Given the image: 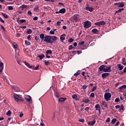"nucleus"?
<instances>
[{
  "label": "nucleus",
  "mask_w": 126,
  "mask_h": 126,
  "mask_svg": "<svg viewBox=\"0 0 126 126\" xmlns=\"http://www.w3.org/2000/svg\"><path fill=\"white\" fill-rule=\"evenodd\" d=\"M85 9H86V10H88V11H90V12H92V11H93V7H89V5H86Z\"/></svg>",
  "instance_id": "10"
},
{
  "label": "nucleus",
  "mask_w": 126,
  "mask_h": 126,
  "mask_svg": "<svg viewBox=\"0 0 126 126\" xmlns=\"http://www.w3.org/2000/svg\"><path fill=\"white\" fill-rule=\"evenodd\" d=\"M38 9H39V6L38 5H36L34 7L33 10L35 11H36V10H38Z\"/></svg>",
  "instance_id": "42"
},
{
  "label": "nucleus",
  "mask_w": 126,
  "mask_h": 126,
  "mask_svg": "<svg viewBox=\"0 0 126 126\" xmlns=\"http://www.w3.org/2000/svg\"><path fill=\"white\" fill-rule=\"evenodd\" d=\"M124 8H122L121 9H119V10H117L115 12V13H120V12H121L123 11V10H124Z\"/></svg>",
  "instance_id": "30"
},
{
  "label": "nucleus",
  "mask_w": 126,
  "mask_h": 126,
  "mask_svg": "<svg viewBox=\"0 0 126 126\" xmlns=\"http://www.w3.org/2000/svg\"><path fill=\"white\" fill-rule=\"evenodd\" d=\"M10 115H11V111H10V110H8L6 113V115L8 116V117H9Z\"/></svg>",
  "instance_id": "37"
},
{
  "label": "nucleus",
  "mask_w": 126,
  "mask_h": 126,
  "mask_svg": "<svg viewBox=\"0 0 126 126\" xmlns=\"http://www.w3.org/2000/svg\"><path fill=\"white\" fill-rule=\"evenodd\" d=\"M100 103L101 104V106H103L105 108H108V104H107V102H106L105 101H101L100 102Z\"/></svg>",
  "instance_id": "12"
},
{
  "label": "nucleus",
  "mask_w": 126,
  "mask_h": 126,
  "mask_svg": "<svg viewBox=\"0 0 126 126\" xmlns=\"http://www.w3.org/2000/svg\"><path fill=\"white\" fill-rule=\"evenodd\" d=\"M79 74H80V72L77 71L76 73L74 74V76L77 77L78 75H79Z\"/></svg>",
  "instance_id": "40"
},
{
  "label": "nucleus",
  "mask_w": 126,
  "mask_h": 126,
  "mask_svg": "<svg viewBox=\"0 0 126 126\" xmlns=\"http://www.w3.org/2000/svg\"><path fill=\"white\" fill-rule=\"evenodd\" d=\"M44 42H46V43H49L50 44L51 42V36L50 35H46L44 37Z\"/></svg>",
  "instance_id": "6"
},
{
  "label": "nucleus",
  "mask_w": 126,
  "mask_h": 126,
  "mask_svg": "<svg viewBox=\"0 0 126 126\" xmlns=\"http://www.w3.org/2000/svg\"><path fill=\"white\" fill-rule=\"evenodd\" d=\"M109 75H110V73H103L101 74V77L103 79H105V78H107Z\"/></svg>",
  "instance_id": "11"
},
{
  "label": "nucleus",
  "mask_w": 126,
  "mask_h": 126,
  "mask_svg": "<svg viewBox=\"0 0 126 126\" xmlns=\"http://www.w3.org/2000/svg\"><path fill=\"white\" fill-rule=\"evenodd\" d=\"M24 98L27 102H29V103L32 102V98H31V96H30V95H25Z\"/></svg>",
  "instance_id": "5"
},
{
  "label": "nucleus",
  "mask_w": 126,
  "mask_h": 126,
  "mask_svg": "<svg viewBox=\"0 0 126 126\" xmlns=\"http://www.w3.org/2000/svg\"><path fill=\"white\" fill-rule=\"evenodd\" d=\"M66 100V98L65 97H61L59 99L60 102H64Z\"/></svg>",
  "instance_id": "25"
},
{
  "label": "nucleus",
  "mask_w": 126,
  "mask_h": 126,
  "mask_svg": "<svg viewBox=\"0 0 126 126\" xmlns=\"http://www.w3.org/2000/svg\"><path fill=\"white\" fill-rule=\"evenodd\" d=\"M8 9L9 10H12V9H13V7H12V6H9L8 7Z\"/></svg>",
  "instance_id": "48"
},
{
  "label": "nucleus",
  "mask_w": 126,
  "mask_h": 126,
  "mask_svg": "<svg viewBox=\"0 0 126 126\" xmlns=\"http://www.w3.org/2000/svg\"><path fill=\"white\" fill-rule=\"evenodd\" d=\"M111 97L112 94L110 93H106L104 94V99H105L106 101H110Z\"/></svg>",
  "instance_id": "4"
},
{
  "label": "nucleus",
  "mask_w": 126,
  "mask_h": 126,
  "mask_svg": "<svg viewBox=\"0 0 126 126\" xmlns=\"http://www.w3.org/2000/svg\"><path fill=\"white\" fill-rule=\"evenodd\" d=\"M72 18L73 19V20H75V21H78V15L75 14L72 17Z\"/></svg>",
  "instance_id": "16"
},
{
  "label": "nucleus",
  "mask_w": 126,
  "mask_h": 126,
  "mask_svg": "<svg viewBox=\"0 0 126 126\" xmlns=\"http://www.w3.org/2000/svg\"><path fill=\"white\" fill-rule=\"evenodd\" d=\"M57 39L58 37L56 36H50V44H53Z\"/></svg>",
  "instance_id": "8"
},
{
  "label": "nucleus",
  "mask_w": 126,
  "mask_h": 126,
  "mask_svg": "<svg viewBox=\"0 0 126 126\" xmlns=\"http://www.w3.org/2000/svg\"><path fill=\"white\" fill-rule=\"evenodd\" d=\"M115 103H119L120 102V98L119 97H117L115 100Z\"/></svg>",
  "instance_id": "44"
},
{
  "label": "nucleus",
  "mask_w": 126,
  "mask_h": 126,
  "mask_svg": "<svg viewBox=\"0 0 126 126\" xmlns=\"http://www.w3.org/2000/svg\"><path fill=\"white\" fill-rule=\"evenodd\" d=\"M27 39H28V40H31V35H29L27 36Z\"/></svg>",
  "instance_id": "61"
},
{
  "label": "nucleus",
  "mask_w": 126,
  "mask_h": 126,
  "mask_svg": "<svg viewBox=\"0 0 126 126\" xmlns=\"http://www.w3.org/2000/svg\"><path fill=\"white\" fill-rule=\"evenodd\" d=\"M117 122V119L114 118L111 121V124H113V125Z\"/></svg>",
  "instance_id": "34"
},
{
  "label": "nucleus",
  "mask_w": 126,
  "mask_h": 126,
  "mask_svg": "<svg viewBox=\"0 0 126 126\" xmlns=\"http://www.w3.org/2000/svg\"><path fill=\"white\" fill-rule=\"evenodd\" d=\"M94 24L95 25H96V26H101V25H106V22L104 21H101L95 23Z\"/></svg>",
  "instance_id": "7"
},
{
  "label": "nucleus",
  "mask_w": 126,
  "mask_h": 126,
  "mask_svg": "<svg viewBox=\"0 0 126 126\" xmlns=\"http://www.w3.org/2000/svg\"><path fill=\"white\" fill-rule=\"evenodd\" d=\"M46 54L47 55H49V54H50L51 55H52V54H53V51H52V50L51 49H49V50L46 51Z\"/></svg>",
  "instance_id": "26"
},
{
  "label": "nucleus",
  "mask_w": 126,
  "mask_h": 126,
  "mask_svg": "<svg viewBox=\"0 0 126 126\" xmlns=\"http://www.w3.org/2000/svg\"><path fill=\"white\" fill-rule=\"evenodd\" d=\"M118 6L119 7H124L125 6V3L124 2L119 3Z\"/></svg>",
  "instance_id": "27"
},
{
  "label": "nucleus",
  "mask_w": 126,
  "mask_h": 126,
  "mask_svg": "<svg viewBox=\"0 0 126 126\" xmlns=\"http://www.w3.org/2000/svg\"><path fill=\"white\" fill-rule=\"evenodd\" d=\"M0 21L2 22V23H4V21L0 17Z\"/></svg>",
  "instance_id": "59"
},
{
  "label": "nucleus",
  "mask_w": 126,
  "mask_h": 126,
  "mask_svg": "<svg viewBox=\"0 0 126 126\" xmlns=\"http://www.w3.org/2000/svg\"><path fill=\"white\" fill-rule=\"evenodd\" d=\"M73 38H70V39H68V42H69V43H72V41H73Z\"/></svg>",
  "instance_id": "52"
},
{
  "label": "nucleus",
  "mask_w": 126,
  "mask_h": 126,
  "mask_svg": "<svg viewBox=\"0 0 126 126\" xmlns=\"http://www.w3.org/2000/svg\"><path fill=\"white\" fill-rule=\"evenodd\" d=\"M24 63L25 64H26V65H27V66L29 67V68H34V65H30V64H29V63H28V62H25Z\"/></svg>",
  "instance_id": "14"
},
{
  "label": "nucleus",
  "mask_w": 126,
  "mask_h": 126,
  "mask_svg": "<svg viewBox=\"0 0 126 126\" xmlns=\"http://www.w3.org/2000/svg\"><path fill=\"white\" fill-rule=\"evenodd\" d=\"M82 102L85 103L86 104H88V103L90 102V100H89V98H88V97H84L82 99Z\"/></svg>",
  "instance_id": "13"
},
{
  "label": "nucleus",
  "mask_w": 126,
  "mask_h": 126,
  "mask_svg": "<svg viewBox=\"0 0 126 126\" xmlns=\"http://www.w3.org/2000/svg\"><path fill=\"white\" fill-rule=\"evenodd\" d=\"M110 122H111V119H110V117H108L106 120V123H110Z\"/></svg>",
  "instance_id": "47"
},
{
  "label": "nucleus",
  "mask_w": 126,
  "mask_h": 126,
  "mask_svg": "<svg viewBox=\"0 0 126 126\" xmlns=\"http://www.w3.org/2000/svg\"><path fill=\"white\" fill-rule=\"evenodd\" d=\"M32 31L31 29H28L27 31V34H31L32 33Z\"/></svg>",
  "instance_id": "33"
},
{
  "label": "nucleus",
  "mask_w": 126,
  "mask_h": 126,
  "mask_svg": "<svg viewBox=\"0 0 126 126\" xmlns=\"http://www.w3.org/2000/svg\"><path fill=\"white\" fill-rule=\"evenodd\" d=\"M14 99L16 102H24V100H23V98L21 97L20 95L17 94H14L13 95Z\"/></svg>",
  "instance_id": "2"
},
{
  "label": "nucleus",
  "mask_w": 126,
  "mask_h": 126,
  "mask_svg": "<svg viewBox=\"0 0 126 126\" xmlns=\"http://www.w3.org/2000/svg\"><path fill=\"white\" fill-rule=\"evenodd\" d=\"M28 14L30 15V16H32V12H31V11H29L28 12Z\"/></svg>",
  "instance_id": "55"
},
{
  "label": "nucleus",
  "mask_w": 126,
  "mask_h": 126,
  "mask_svg": "<svg viewBox=\"0 0 126 126\" xmlns=\"http://www.w3.org/2000/svg\"><path fill=\"white\" fill-rule=\"evenodd\" d=\"M57 31V29L53 30V31H51L50 32V34L52 35H55V32Z\"/></svg>",
  "instance_id": "32"
},
{
  "label": "nucleus",
  "mask_w": 126,
  "mask_h": 126,
  "mask_svg": "<svg viewBox=\"0 0 126 126\" xmlns=\"http://www.w3.org/2000/svg\"><path fill=\"white\" fill-rule=\"evenodd\" d=\"M120 125V122H117V123H116V124H115V126H119Z\"/></svg>",
  "instance_id": "64"
},
{
  "label": "nucleus",
  "mask_w": 126,
  "mask_h": 126,
  "mask_svg": "<svg viewBox=\"0 0 126 126\" xmlns=\"http://www.w3.org/2000/svg\"><path fill=\"white\" fill-rule=\"evenodd\" d=\"M1 14H2V15H3L4 18H8V15H6V14L3 12L1 13Z\"/></svg>",
  "instance_id": "29"
},
{
  "label": "nucleus",
  "mask_w": 126,
  "mask_h": 126,
  "mask_svg": "<svg viewBox=\"0 0 126 126\" xmlns=\"http://www.w3.org/2000/svg\"><path fill=\"white\" fill-rule=\"evenodd\" d=\"M62 23V22H61V21H58V22H57V26H59V25H61V24Z\"/></svg>",
  "instance_id": "57"
},
{
  "label": "nucleus",
  "mask_w": 126,
  "mask_h": 126,
  "mask_svg": "<svg viewBox=\"0 0 126 126\" xmlns=\"http://www.w3.org/2000/svg\"><path fill=\"white\" fill-rule=\"evenodd\" d=\"M33 20H38V17H34L33 18Z\"/></svg>",
  "instance_id": "63"
},
{
  "label": "nucleus",
  "mask_w": 126,
  "mask_h": 126,
  "mask_svg": "<svg viewBox=\"0 0 126 126\" xmlns=\"http://www.w3.org/2000/svg\"><path fill=\"white\" fill-rule=\"evenodd\" d=\"M90 97L92 98H94V97H95V94H94V93H91L90 94Z\"/></svg>",
  "instance_id": "45"
},
{
  "label": "nucleus",
  "mask_w": 126,
  "mask_h": 126,
  "mask_svg": "<svg viewBox=\"0 0 126 126\" xmlns=\"http://www.w3.org/2000/svg\"><path fill=\"white\" fill-rule=\"evenodd\" d=\"M92 25V24L91 22L89 21H86L84 23V27L86 29H87L88 28H90V27H91V26Z\"/></svg>",
  "instance_id": "3"
},
{
  "label": "nucleus",
  "mask_w": 126,
  "mask_h": 126,
  "mask_svg": "<svg viewBox=\"0 0 126 126\" xmlns=\"http://www.w3.org/2000/svg\"><path fill=\"white\" fill-rule=\"evenodd\" d=\"M0 27H1V29H2V30L4 32H5L6 31V30H5V28L3 27V26L1 25Z\"/></svg>",
  "instance_id": "46"
},
{
  "label": "nucleus",
  "mask_w": 126,
  "mask_h": 126,
  "mask_svg": "<svg viewBox=\"0 0 126 126\" xmlns=\"http://www.w3.org/2000/svg\"><path fill=\"white\" fill-rule=\"evenodd\" d=\"M88 87V86L83 85L82 89H83V90H85V89H86V88H87Z\"/></svg>",
  "instance_id": "51"
},
{
  "label": "nucleus",
  "mask_w": 126,
  "mask_h": 126,
  "mask_svg": "<svg viewBox=\"0 0 126 126\" xmlns=\"http://www.w3.org/2000/svg\"><path fill=\"white\" fill-rule=\"evenodd\" d=\"M96 123V120H94L93 121L89 122L88 123V126H94V124Z\"/></svg>",
  "instance_id": "17"
},
{
  "label": "nucleus",
  "mask_w": 126,
  "mask_h": 126,
  "mask_svg": "<svg viewBox=\"0 0 126 126\" xmlns=\"http://www.w3.org/2000/svg\"><path fill=\"white\" fill-rule=\"evenodd\" d=\"M95 109L96 111H98V110H101V107L100 106V104H97L95 106Z\"/></svg>",
  "instance_id": "21"
},
{
  "label": "nucleus",
  "mask_w": 126,
  "mask_h": 126,
  "mask_svg": "<svg viewBox=\"0 0 126 126\" xmlns=\"http://www.w3.org/2000/svg\"><path fill=\"white\" fill-rule=\"evenodd\" d=\"M13 47L15 49H16V48H17L18 46H17V44H16V43H15V42L13 43Z\"/></svg>",
  "instance_id": "36"
},
{
  "label": "nucleus",
  "mask_w": 126,
  "mask_h": 126,
  "mask_svg": "<svg viewBox=\"0 0 126 126\" xmlns=\"http://www.w3.org/2000/svg\"><path fill=\"white\" fill-rule=\"evenodd\" d=\"M92 32L94 33V34H99V31L96 29H94L92 30Z\"/></svg>",
  "instance_id": "22"
},
{
  "label": "nucleus",
  "mask_w": 126,
  "mask_h": 126,
  "mask_svg": "<svg viewBox=\"0 0 126 126\" xmlns=\"http://www.w3.org/2000/svg\"><path fill=\"white\" fill-rule=\"evenodd\" d=\"M12 88L15 92H18V91L20 90L19 88H18L17 86H13Z\"/></svg>",
  "instance_id": "20"
},
{
  "label": "nucleus",
  "mask_w": 126,
  "mask_h": 126,
  "mask_svg": "<svg viewBox=\"0 0 126 126\" xmlns=\"http://www.w3.org/2000/svg\"><path fill=\"white\" fill-rule=\"evenodd\" d=\"M39 37H40V38L42 39L43 41V40H44V38H45V34H44V33H41L40 34Z\"/></svg>",
  "instance_id": "28"
},
{
  "label": "nucleus",
  "mask_w": 126,
  "mask_h": 126,
  "mask_svg": "<svg viewBox=\"0 0 126 126\" xmlns=\"http://www.w3.org/2000/svg\"><path fill=\"white\" fill-rule=\"evenodd\" d=\"M38 57L39 58V60H43L45 58V55L41 54L38 56Z\"/></svg>",
  "instance_id": "24"
},
{
  "label": "nucleus",
  "mask_w": 126,
  "mask_h": 126,
  "mask_svg": "<svg viewBox=\"0 0 126 126\" xmlns=\"http://www.w3.org/2000/svg\"><path fill=\"white\" fill-rule=\"evenodd\" d=\"M125 110V108H124V105H122L121 107L119 109V112H121V111H124Z\"/></svg>",
  "instance_id": "39"
},
{
  "label": "nucleus",
  "mask_w": 126,
  "mask_h": 126,
  "mask_svg": "<svg viewBox=\"0 0 126 126\" xmlns=\"http://www.w3.org/2000/svg\"><path fill=\"white\" fill-rule=\"evenodd\" d=\"M25 42L27 46H30V45H31V43H30V42L27 40H25Z\"/></svg>",
  "instance_id": "35"
},
{
  "label": "nucleus",
  "mask_w": 126,
  "mask_h": 126,
  "mask_svg": "<svg viewBox=\"0 0 126 126\" xmlns=\"http://www.w3.org/2000/svg\"><path fill=\"white\" fill-rule=\"evenodd\" d=\"M55 96L57 98H59L60 97V94H59V93H58V92L56 93Z\"/></svg>",
  "instance_id": "50"
},
{
  "label": "nucleus",
  "mask_w": 126,
  "mask_h": 126,
  "mask_svg": "<svg viewBox=\"0 0 126 126\" xmlns=\"http://www.w3.org/2000/svg\"><path fill=\"white\" fill-rule=\"evenodd\" d=\"M111 67H112V66H106L105 65L103 64L99 67L98 70L100 71H104V72H111L112 71Z\"/></svg>",
  "instance_id": "1"
},
{
  "label": "nucleus",
  "mask_w": 126,
  "mask_h": 126,
  "mask_svg": "<svg viewBox=\"0 0 126 126\" xmlns=\"http://www.w3.org/2000/svg\"><path fill=\"white\" fill-rule=\"evenodd\" d=\"M79 122H81V123H84V119H81L79 120Z\"/></svg>",
  "instance_id": "60"
},
{
  "label": "nucleus",
  "mask_w": 126,
  "mask_h": 126,
  "mask_svg": "<svg viewBox=\"0 0 126 126\" xmlns=\"http://www.w3.org/2000/svg\"><path fill=\"white\" fill-rule=\"evenodd\" d=\"M85 111H86L87 112H88V111H89V110H90V107H87L85 108Z\"/></svg>",
  "instance_id": "53"
},
{
  "label": "nucleus",
  "mask_w": 126,
  "mask_h": 126,
  "mask_svg": "<svg viewBox=\"0 0 126 126\" xmlns=\"http://www.w3.org/2000/svg\"><path fill=\"white\" fill-rule=\"evenodd\" d=\"M66 11V10L64 8H63L59 10V12H60V13H62L63 14L65 13Z\"/></svg>",
  "instance_id": "19"
},
{
  "label": "nucleus",
  "mask_w": 126,
  "mask_h": 126,
  "mask_svg": "<svg viewBox=\"0 0 126 126\" xmlns=\"http://www.w3.org/2000/svg\"><path fill=\"white\" fill-rule=\"evenodd\" d=\"M117 65L118 66L119 70H122V69H124V65L121 64H118Z\"/></svg>",
  "instance_id": "23"
},
{
  "label": "nucleus",
  "mask_w": 126,
  "mask_h": 126,
  "mask_svg": "<svg viewBox=\"0 0 126 126\" xmlns=\"http://www.w3.org/2000/svg\"><path fill=\"white\" fill-rule=\"evenodd\" d=\"M3 67H4L3 63L0 62V72H1L2 70H3Z\"/></svg>",
  "instance_id": "18"
},
{
  "label": "nucleus",
  "mask_w": 126,
  "mask_h": 126,
  "mask_svg": "<svg viewBox=\"0 0 126 126\" xmlns=\"http://www.w3.org/2000/svg\"><path fill=\"white\" fill-rule=\"evenodd\" d=\"M72 99H77V95L73 94L72 96Z\"/></svg>",
  "instance_id": "38"
},
{
  "label": "nucleus",
  "mask_w": 126,
  "mask_h": 126,
  "mask_svg": "<svg viewBox=\"0 0 126 126\" xmlns=\"http://www.w3.org/2000/svg\"><path fill=\"white\" fill-rule=\"evenodd\" d=\"M21 7L22 8V10H23V9H24V8H27V5H22L21 6Z\"/></svg>",
  "instance_id": "31"
},
{
  "label": "nucleus",
  "mask_w": 126,
  "mask_h": 126,
  "mask_svg": "<svg viewBox=\"0 0 126 126\" xmlns=\"http://www.w3.org/2000/svg\"><path fill=\"white\" fill-rule=\"evenodd\" d=\"M38 68H39V65H37V66L34 67V68H33V69H34V70H37V69H38Z\"/></svg>",
  "instance_id": "58"
},
{
  "label": "nucleus",
  "mask_w": 126,
  "mask_h": 126,
  "mask_svg": "<svg viewBox=\"0 0 126 126\" xmlns=\"http://www.w3.org/2000/svg\"><path fill=\"white\" fill-rule=\"evenodd\" d=\"M85 43V42H84V41H81V42L79 43V45H81V46H82V45H84Z\"/></svg>",
  "instance_id": "56"
},
{
  "label": "nucleus",
  "mask_w": 126,
  "mask_h": 126,
  "mask_svg": "<svg viewBox=\"0 0 126 126\" xmlns=\"http://www.w3.org/2000/svg\"><path fill=\"white\" fill-rule=\"evenodd\" d=\"M73 46H72V45H71L70 46H69V47H68V50H71V49H73Z\"/></svg>",
  "instance_id": "54"
},
{
  "label": "nucleus",
  "mask_w": 126,
  "mask_h": 126,
  "mask_svg": "<svg viewBox=\"0 0 126 126\" xmlns=\"http://www.w3.org/2000/svg\"><path fill=\"white\" fill-rule=\"evenodd\" d=\"M44 63L45 65H49V64H50V62H49L48 61H45Z\"/></svg>",
  "instance_id": "49"
},
{
  "label": "nucleus",
  "mask_w": 126,
  "mask_h": 126,
  "mask_svg": "<svg viewBox=\"0 0 126 126\" xmlns=\"http://www.w3.org/2000/svg\"><path fill=\"white\" fill-rule=\"evenodd\" d=\"M19 22H20V23H24V22H26V20L24 19H21L19 20Z\"/></svg>",
  "instance_id": "43"
},
{
  "label": "nucleus",
  "mask_w": 126,
  "mask_h": 126,
  "mask_svg": "<svg viewBox=\"0 0 126 126\" xmlns=\"http://www.w3.org/2000/svg\"><path fill=\"white\" fill-rule=\"evenodd\" d=\"M65 34H63L60 36V41L61 42H63L65 40Z\"/></svg>",
  "instance_id": "15"
},
{
  "label": "nucleus",
  "mask_w": 126,
  "mask_h": 126,
  "mask_svg": "<svg viewBox=\"0 0 126 126\" xmlns=\"http://www.w3.org/2000/svg\"><path fill=\"white\" fill-rule=\"evenodd\" d=\"M115 108H116V109H120L121 106H120V105H116L115 106Z\"/></svg>",
  "instance_id": "62"
},
{
  "label": "nucleus",
  "mask_w": 126,
  "mask_h": 126,
  "mask_svg": "<svg viewBox=\"0 0 126 126\" xmlns=\"http://www.w3.org/2000/svg\"><path fill=\"white\" fill-rule=\"evenodd\" d=\"M96 89H97V86L94 87L91 90L92 92H94V91H95V90H96Z\"/></svg>",
  "instance_id": "41"
},
{
  "label": "nucleus",
  "mask_w": 126,
  "mask_h": 126,
  "mask_svg": "<svg viewBox=\"0 0 126 126\" xmlns=\"http://www.w3.org/2000/svg\"><path fill=\"white\" fill-rule=\"evenodd\" d=\"M119 91L120 92H125L126 91V85H124L120 87L119 88Z\"/></svg>",
  "instance_id": "9"
}]
</instances>
